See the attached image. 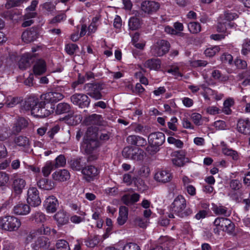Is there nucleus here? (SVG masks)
Wrapping results in <instances>:
<instances>
[{
    "instance_id": "nucleus-1",
    "label": "nucleus",
    "mask_w": 250,
    "mask_h": 250,
    "mask_svg": "<svg viewBox=\"0 0 250 250\" xmlns=\"http://www.w3.org/2000/svg\"><path fill=\"white\" fill-rule=\"evenodd\" d=\"M101 146L98 140V128L91 126L87 128L81 146V150L84 154H92Z\"/></svg>"
},
{
    "instance_id": "nucleus-2",
    "label": "nucleus",
    "mask_w": 250,
    "mask_h": 250,
    "mask_svg": "<svg viewBox=\"0 0 250 250\" xmlns=\"http://www.w3.org/2000/svg\"><path fill=\"white\" fill-rule=\"evenodd\" d=\"M186 200L182 195H178L170 206L172 211L181 218L189 216L193 213L192 209L189 208H186Z\"/></svg>"
},
{
    "instance_id": "nucleus-3",
    "label": "nucleus",
    "mask_w": 250,
    "mask_h": 250,
    "mask_svg": "<svg viewBox=\"0 0 250 250\" xmlns=\"http://www.w3.org/2000/svg\"><path fill=\"white\" fill-rule=\"evenodd\" d=\"M165 141V135L161 132H155L150 133L148 136V146L146 151L150 154H154L159 150V146Z\"/></svg>"
},
{
    "instance_id": "nucleus-4",
    "label": "nucleus",
    "mask_w": 250,
    "mask_h": 250,
    "mask_svg": "<svg viewBox=\"0 0 250 250\" xmlns=\"http://www.w3.org/2000/svg\"><path fill=\"white\" fill-rule=\"evenodd\" d=\"M21 226V221L16 216L6 214L0 217V229L9 232L16 231Z\"/></svg>"
},
{
    "instance_id": "nucleus-5",
    "label": "nucleus",
    "mask_w": 250,
    "mask_h": 250,
    "mask_svg": "<svg viewBox=\"0 0 250 250\" xmlns=\"http://www.w3.org/2000/svg\"><path fill=\"white\" fill-rule=\"evenodd\" d=\"M105 84L101 82L87 83L84 85L87 94L95 100L103 99L102 91L104 88Z\"/></svg>"
},
{
    "instance_id": "nucleus-6",
    "label": "nucleus",
    "mask_w": 250,
    "mask_h": 250,
    "mask_svg": "<svg viewBox=\"0 0 250 250\" xmlns=\"http://www.w3.org/2000/svg\"><path fill=\"white\" fill-rule=\"evenodd\" d=\"M37 106V109H33V115L40 118L48 116L55 109V107H52V104H49L44 100L40 101Z\"/></svg>"
},
{
    "instance_id": "nucleus-7",
    "label": "nucleus",
    "mask_w": 250,
    "mask_h": 250,
    "mask_svg": "<svg viewBox=\"0 0 250 250\" xmlns=\"http://www.w3.org/2000/svg\"><path fill=\"white\" fill-rule=\"evenodd\" d=\"M26 201L28 204L32 207H37L41 205L42 200L37 188L30 187L28 188Z\"/></svg>"
},
{
    "instance_id": "nucleus-8",
    "label": "nucleus",
    "mask_w": 250,
    "mask_h": 250,
    "mask_svg": "<svg viewBox=\"0 0 250 250\" xmlns=\"http://www.w3.org/2000/svg\"><path fill=\"white\" fill-rule=\"evenodd\" d=\"M71 102L79 108H84L88 107L91 100L88 96L83 93H75L70 97Z\"/></svg>"
},
{
    "instance_id": "nucleus-9",
    "label": "nucleus",
    "mask_w": 250,
    "mask_h": 250,
    "mask_svg": "<svg viewBox=\"0 0 250 250\" xmlns=\"http://www.w3.org/2000/svg\"><path fill=\"white\" fill-rule=\"evenodd\" d=\"M169 42L165 40L158 42L152 48V54L157 57H161L167 54L169 50Z\"/></svg>"
},
{
    "instance_id": "nucleus-10",
    "label": "nucleus",
    "mask_w": 250,
    "mask_h": 250,
    "mask_svg": "<svg viewBox=\"0 0 250 250\" xmlns=\"http://www.w3.org/2000/svg\"><path fill=\"white\" fill-rule=\"evenodd\" d=\"M26 185V183L24 179L14 176L11 184L12 191L14 196L20 197Z\"/></svg>"
},
{
    "instance_id": "nucleus-11",
    "label": "nucleus",
    "mask_w": 250,
    "mask_h": 250,
    "mask_svg": "<svg viewBox=\"0 0 250 250\" xmlns=\"http://www.w3.org/2000/svg\"><path fill=\"white\" fill-rule=\"evenodd\" d=\"M99 173V169L92 165L84 166L82 171V173L83 174L84 179L89 182L94 181Z\"/></svg>"
},
{
    "instance_id": "nucleus-12",
    "label": "nucleus",
    "mask_w": 250,
    "mask_h": 250,
    "mask_svg": "<svg viewBox=\"0 0 250 250\" xmlns=\"http://www.w3.org/2000/svg\"><path fill=\"white\" fill-rule=\"evenodd\" d=\"M158 245L150 250H170L173 246L174 242L172 239L168 236H161L158 241Z\"/></svg>"
},
{
    "instance_id": "nucleus-13",
    "label": "nucleus",
    "mask_w": 250,
    "mask_h": 250,
    "mask_svg": "<svg viewBox=\"0 0 250 250\" xmlns=\"http://www.w3.org/2000/svg\"><path fill=\"white\" fill-rule=\"evenodd\" d=\"M50 245L48 238L42 236L38 237L34 243L31 245L33 250H48Z\"/></svg>"
},
{
    "instance_id": "nucleus-14",
    "label": "nucleus",
    "mask_w": 250,
    "mask_h": 250,
    "mask_svg": "<svg viewBox=\"0 0 250 250\" xmlns=\"http://www.w3.org/2000/svg\"><path fill=\"white\" fill-rule=\"evenodd\" d=\"M43 205L47 213H54L59 206V202L55 196L51 195L46 198Z\"/></svg>"
},
{
    "instance_id": "nucleus-15",
    "label": "nucleus",
    "mask_w": 250,
    "mask_h": 250,
    "mask_svg": "<svg viewBox=\"0 0 250 250\" xmlns=\"http://www.w3.org/2000/svg\"><path fill=\"white\" fill-rule=\"evenodd\" d=\"M35 56L32 53H25L21 57L19 62V67L20 69L25 70L35 61Z\"/></svg>"
},
{
    "instance_id": "nucleus-16",
    "label": "nucleus",
    "mask_w": 250,
    "mask_h": 250,
    "mask_svg": "<svg viewBox=\"0 0 250 250\" xmlns=\"http://www.w3.org/2000/svg\"><path fill=\"white\" fill-rule=\"evenodd\" d=\"M39 36L38 29L35 27H32L24 31L22 35L21 38L23 41L26 43H29L35 41Z\"/></svg>"
},
{
    "instance_id": "nucleus-17",
    "label": "nucleus",
    "mask_w": 250,
    "mask_h": 250,
    "mask_svg": "<svg viewBox=\"0 0 250 250\" xmlns=\"http://www.w3.org/2000/svg\"><path fill=\"white\" fill-rule=\"evenodd\" d=\"M159 8V3L154 1L146 0L141 4L142 10L148 14H152L156 12Z\"/></svg>"
},
{
    "instance_id": "nucleus-18",
    "label": "nucleus",
    "mask_w": 250,
    "mask_h": 250,
    "mask_svg": "<svg viewBox=\"0 0 250 250\" xmlns=\"http://www.w3.org/2000/svg\"><path fill=\"white\" fill-rule=\"evenodd\" d=\"M30 206L21 202H19L12 208V212L16 215H26L30 213Z\"/></svg>"
},
{
    "instance_id": "nucleus-19",
    "label": "nucleus",
    "mask_w": 250,
    "mask_h": 250,
    "mask_svg": "<svg viewBox=\"0 0 250 250\" xmlns=\"http://www.w3.org/2000/svg\"><path fill=\"white\" fill-rule=\"evenodd\" d=\"M237 130L244 135H250V119H239L237 121Z\"/></svg>"
},
{
    "instance_id": "nucleus-20",
    "label": "nucleus",
    "mask_w": 250,
    "mask_h": 250,
    "mask_svg": "<svg viewBox=\"0 0 250 250\" xmlns=\"http://www.w3.org/2000/svg\"><path fill=\"white\" fill-rule=\"evenodd\" d=\"M46 70V63L42 59H38L33 66V72L36 76L43 75L45 73Z\"/></svg>"
},
{
    "instance_id": "nucleus-21",
    "label": "nucleus",
    "mask_w": 250,
    "mask_h": 250,
    "mask_svg": "<svg viewBox=\"0 0 250 250\" xmlns=\"http://www.w3.org/2000/svg\"><path fill=\"white\" fill-rule=\"evenodd\" d=\"M40 101L38 98L30 96L25 99L22 107L26 111H31V114L33 115V109H37V105Z\"/></svg>"
},
{
    "instance_id": "nucleus-22",
    "label": "nucleus",
    "mask_w": 250,
    "mask_h": 250,
    "mask_svg": "<svg viewBox=\"0 0 250 250\" xmlns=\"http://www.w3.org/2000/svg\"><path fill=\"white\" fill-rule=\"evenodd\" d=\"M154 178L159 182L166 183L171 180L172 175L169 170L162 169L155 173Z\"/></svg>"
},
{
    "instance_id": "nucleus-23",
    "label": "nucleus",
    "mask_w": 250,
    "mask_h": 250,
    "mask_svg": "<svg viewBox=\"0 0 250 250\" xmlns=\"http://www.w3.org/2000/svg\"><path fill=\"white\" fill-rule=\"evenodd\" d=\"M128 144L138 147L145 146L147 144L146 139L140 136L131 135L128 136L126 138Z\"/></svg>"
},
{
    "instance_id": "nucleus-24",
    "label": "nucleus",
    "mask_w": 250,
    "mask_h": 250,
    "mask_svg": "<svg viewBox=\"0 0 250 250\" xmlns=\"http://www.w3.org/2000/svg\"><path fill=\"white\" fill-rule=\"evenodd\" d=\"M175 157L172 159V163L175 166L181 167L188 161V158H186L185 152L183 150L175 152Z\"/></svg>"
},
{
    "instance_id": "nucleus-25",
    "label": "nucleus",
    "mask_w": 250,
    "mask_h": 250,
    "mask_svg": "<svg viewBox=\"0 0 250 250\" xmlns=\"http://www.w3.org/2000/svg\"><path fill=\"white\" fill-rule=\"evenodd\" d=\"M63 95L58 92H49L41 95L42 100L43 99L46 103L52 104L63 98Z\"/></svg>"
},
{
    "instance_id": "nucleus-26",
    "label": "nucleus",
    "mask_w": 250,
    "mask_h": 250,
    "mask_svg": "<svg viewBox=\"0 0 250 250\" xmlns=\"http://www.w3.org/2000/svg\"><path fill=\"white\" fill-rule=\"evenodd\" d=\"M28 125V121L23 117H20L17 120L12 128V132L14 134H17L22 130L25 129Z\"/></svg>"
},
{
    "instance_id": "nucleus-27",
    "label": "nucleus",
    "mask_w": 250,
    "mask_h": 250,
    "mask_svg": "<svg viewBox=\"0 0 250 250\" xmlns=\"http://www.w3.org/2000/svg\"><path fill=\"white\" fill-rule=\"evenodd\" d=\"M60 121H64L65 123L70 125H76L81 123L82 117L81 115L68 114L64 117L60 118Z\"/></svg>"
},
{
    "instance_id": "nucleus-28",
    "label": "nucleus",
    "mask_w": 250,
    "mask_h": 250,
    "mask_svg": "<svg viewBox=\"0 0 250 250\" xmlns=\"http://www.w3.org/2000/svg\"><path fill=\"white\" fill-rule=\"evenodd\" d=\"M222 147V152L226 156L231 157L233 160H238L239 158L238 152L231 148L229 147L227 144L224 142L221 143Z\"/></svg>"
},
{
    "instance_id": "nucleus-29",
    "label": "nucleus",
    "mask_w": 250,
    "mask_h": 250,
    "mask_svg": "<svg viewBox=\"0 0 250 250\" xmlns=\"http://www.w3.org/2000/svg\"><path fill=\"white\" fill-rule=\"evenodd\" d=\"M52 177L56 181H66L70 178V173L66 169H61L54 172Z\"/></svg>"
},
{
    "instance_id": "nucleus-30",
    "label": "nucleus",
    "mask_w": 250,
    "mask_h": 250,
    "mask_svg": "<svg viewBox=\"0 0 250 250\" xmlns=\"http://www.w3.org/2000/svg\"><path fill=\"white\" fill-rule=\"evenodd\" d=\"M37 185L41 189L49 190L53 188L54 183L50 179L42 178L37 182Z\"/></svg>"
},
{
    "instance_id": "nucleus-31",
    "label": "nucleus",
    "mask_w": 250,
    "mask_h": 250,
    "mask_svg": "<svg viewBox=\"0 0 250 250\" xmlns=\"http://www.w3.org/2000/svg\"><path fill=\"white\" fill-rule=\"evenodd\" d=\"M119 216L117 218V223L120 225H124L128 218V209L125 206H121L119 208Z\"/></svg>"
},
{
    "instance_id": "nucleus-32",
    "label": "nucleus",
    "mask_w": 250,
    "mask_h": 250,
    "mask_svg": "<svg viewBox=\"0 0 250 250\" xmlns=\"http://www.w3.org/2000/svg\"><path fill=\"white\" fill-rule=\"evenodd\" d=\"M54 110L55 114L57 115L69 114L71 111V107L68 103H60L56 105Z\"/></svg>"
},
{
    "instance_id": "nucleus-33",
    "label": "nucleus",
    "mask_w": 250,
    "mask_h": 250,
    "mask_svg": "<svg viewBox=\"0 0 250 250\" xmlns=\"http://www.w3.org/2000/svg\"><path fill=\"white\" fill-rule=\"evenodd\" d=\"M161 61L159 59L152 58L146 60L144 66L150 70H158L161 68Z\"/></svg>"
},
{
    "instance_id": "nucleus-34",
    "label": "nucleus",
    "mask_w": 250,
    "mask_h": 250,
    "mask_svg": "<svg viewBox=\"0 0 250 250\" xmlns=\"http://www.w3.org/2000/svg\"><path fill=\"white\" fill-rule=\"evenodd\" d=\"M102 116L96 114H93L86 117L84 121V124L86 125H99L101 123Z\"/></svg>"
},
{
    "instance_id": "nucleus-35",
    "label": "nucleus",
    "mask_w": 250,
    "mask_h": 250,
    "mask_svg": "<svg viewBox=\"0 0 250 250\" xmlns=\"http://www.w3.org/2000/svg\"><path fill=\"white\" fill-rule=\"evenodd\" d=\"M54 219L57 221L58 225L62 226L68 223L69 217L66 212L63 211H58L54 215Z\"/></svg>"
},
{
    "instance_id": "nucleus-36",
    "label": "nucleus",
    "mask_w": 250,
    "mask_h": 250,
    "mask_svg": "<svg viewBox=\"0 0 250 250\" xmlns=\"http://www.w3.org/2000/svg\"><path fill=\"white\" fill-rule=\"evenodd\" d=\"M142 23V20L135 16L130 17L128 22L129 29L132 31L139 29Z\"/></svg>"
},
{
    "instance_id": "nucleus-37",
    "label": "nucleus",
    "mask_w": 250,
    "mask_h": 250,
    "mask_svg": "<svg viewBox=\"0 0 250 250\" xmlns=\"http://www.w3.org/2000/svg\"><path fill=\"white\" fill-rule=\"evenodd\" d=\"M30 220L36 224H42L46 220V215L41 211H37L32 214Z\"/></svg>"
},
{
    "instance_id": "nucleus-38",
    "label": "nucleus",
    "mask_w": 250,
    "mask_h": 250,
    "mask_svg": "<svg viewBox=\"0 0 250 250\" xmlns=\"http://www.w3.org/2000/svg\"><path fill=\"white\" fill-rule=\"evenodd\" d=\"M212 209L215 214L223 215L225 217H229L231 214V212L228 211V208L222 205H214L213 206Z\"/></svg>"
},
{
    "instance_id": "nucleus-39",
    "label": "nucleus",
    "mask_w": 250,
    "mask_h": 250,
    "mask_svg": "<svg viewBox=\"0 0 250 250\" xmlns=\"http://www.w3.org/2000/svg\"><path fill=\"white\" fill-rule=\"evenodd\" d=\"M211 76L214 80L219 82L223 83L229 80V77L227 75L222 74L221 71L217 69L212 71Z\"/></svg>"
},
{
    "instance_id": "nucleus-40",
    "label": "nucleus",
    "mask_w": 250,
    "mask_h": 250,
    "mask_svg": "<svg viewBox=\"0 0 250 250\" xmlns=\"http://www.w3.org/2000/svg\"><path fill=\"white\" fill-rule=\"evenodd\" d=\"M235 102L232 98H228L224 101L222 111L226 115H230L232 113L231 107L234 105Z\"/></svg>"
},
{
    "instance_id": "nucleus-41",
    "label": "nucleus",
    "mask_w": 250,
    "mask_h": 250,
    "mask_svg": "<svg viewBox=\"0 0 250 250\" xmlns=\"http://www.w3.org/2000/svg\"><path fill=\"white\" fill-rule=\"evenodd\" d=\"M238 18V15L237 13L232 12L230 10H227L224 11L223 16L220 17V18L223 20L226 21L228 22H230L231 21H233Z\"/></svg>"
},
{
    "instance_id": "nucleus-42",
    "label": "nucleus",
    "mask_w": 250,
    "mask_h": 250,
    "mask_svg": "<svg viewBox=\"0 0 250 250\" xmlns=\"http://www.w3.org/2000/svg\"><path fill=\"white\" fill-rule=\"evenodd\" d=\"M234 23L228 22L227 21H219L217 23L216 29L220 33L225 32L228 27L232 28L235 27Z\"/></svg>"
},
{
    "instance_id": "nucleus-43",
    "label": "nucleus",
    "mask_w": 250,
    "mask_h": 250,
    "mask_svg": "<svg viewBox=\"0 0 250 250\" xmlns=\"http://www.w3.org/2000/svg\"><path fill=\"white\" fill-rule=\"evenodd\" d=\"M71 168L76 171H82L84 167V165L81 162L80 158L73 159L71 160L69 163Z\"/></svg>"
},
{
    "instance_id": "nucleus-44",
    "label": "nucleus",
    "mask_w": 250,
    "mask_h": 250,
    "mask_svg": "<svg viewBox=\"0 0 250 250\" xmlns=\"http://www.w3.org/2000/svg\"><path fill=\"white\" fill-rule=\"evenodd\" d=\"M225 224L222 230L228 234L231 235L234 233L235 225L230 219L225 221Z\"/></svg>"
},
{
    "instance_id": "nucleus-45",
    "label": "nucleus",
    "mask_w": 250,
    "mask_h": 250,
    "mask_svg": "<svg viewBox=\"0 0 250 250\" xmlns=\"http://www.w3.org/2000/svg\"><path fill=\"white\" fill-rule=\"evenodd\" d=\"M55 167L52 162H47L42 169V172L44 177H48L50 174L52 170Z\"/></svg>"
},
{
    "instance_id": "nucleus-46",
    "label": "nucleus",
    "mask_w": 250,
    "mask_h": 250,
    "mask_svg": "<svg viewBox=\"0 0 250 250\" xmlns=\"http://www.w3.org/2000/svg\"><path fill=\"white\" fill-rule=\"evenodd\" d=\"M132 184L137 188V189L140 191H144L146 189L145 182L141 177L138 176H134Z\"/></svg>"
},
{
    "instance_id": "nucleus-47",
    "label": "nucleus",
    "mask_w": 250,
    "mask_h": 250,
    "mask_svg": "<svg viewBox=\"0 0 250 250\" xmlns=\"http://www.w3.org/2000/svg\"><path fill=\"white\" fill-rule=\"evenodd\" d=\"M144 151L139 148L135 147H134V150L133 152V156L131 160L135 161H141L143 160L144 157Z\"/></svg>"
},
{
    "instance_id": "nucleus-48",
    "label": "nucleus",
    "mask_w": 250,
    "mask_h": 250,
    "mask_svg": "<svg viewBox=\"0 0 250 250\" xmlns=\"http://www.w3.org/2000/svg\"><path fill=\"white\" fill-rule=\"evenodd\" d=\"M42 10L46 11L48 14H51L56 9V5L52 1H46L40 5Z\"/></svg>"
},
{
    "instance_id": "nucleus-49",
    "label": "nucleus",
    "mask_w": 250,
    "mask_h": 250,
    "mask_svg": "<svg viewBox=\"0 0 250 250\" xmlns=\"http://www.w3.org/2000/svg\"><path fill=\"white\" fill-rule=\"evenodd\" d=\"M188 26V30L192 34H197L201 31V25L198 22H190Z\"/></svg>"
},
{
    "instance_id": "nucleus-50",
    "label": "nucleus",
    "mask_w": 250,
    "mask_h": 250,
    "mask_svg": "<svg viewBox=\"0 0 250 250\" xmlns=\"http://www.w3.org/2000/svg\"><path fill=\"white\" fill-rule=\"evenodd\" d=\"M15 144L20 146H26L29 144V139L23 136H19L15 139Z\"/></svg>"
},
{
    "instance_id": "nucleus-51",
    "label": "nucleus",
    "mask_w": 250,
    "mask_h": 250,
    "mask_svg": "<svg viewBox=\"0 0 250 250\" xmlns=\"http://www.w3.org/2000/svg\"><path fill=\"white\" fill-rule=\"evenodd\" d=\"M57 250H70L68 242L64 239L58 240L56 244Z\"/></svg>"
},
{
    "instance_id": "nucleus-52",
    "label": "nucleus",
    "mask_w": 250,
    "mask_h": 250,
    "mask_svg": "<svg viewBox=\"0 0 250 250\" xmlns=\"http://www.w3.org/2000/svg\"><path fill=\"white\" fill-rule=\"evenodd\" d=\"M220 48L219 46H213L207 48L204 51L205 55L208 57H212L219 52Z\"/></svg>"
},
{
    "instance_id": "nucleus-53",
    "label": "nucleus",
    "mask_w": 250,
    "mask_h": 250,
    "mask_svg": "<svg viewBox=\"0 0 250 250\" xmlns=\"http://www.w3.org/2000/svg\"><path fill=\"white\" fill-rule=\"evenodd\" d=\"M79 49V46L75 43H68L65 45V50L66 52L70 56L73 55L75 52Z\"/></svg>"
},
{
    "instance_id": "nucleus-54",
    "label": "nucleus",
    "mask_w": 250,
    "mask_h": 250,
    "mask_svg": "<svg viewBox=\"0 0 250 250\" xmlns=\"http://www.w3.org/2000/svg\"><path fill=\"white\" fill-rule=\"evenodd\" d=\"M133 130L136 133H139L144 136H147L148 133V127L140 124H137L134 126Z\"/></svg>"
},
{
    "instance_id": "nucleus-55",
    "label": "nucleus",
    "mask_w": 250,
    "mask_h": 250,
    "mask_svg": "<svg viewBox=\"0 0 250 250\" xmlns=\"http://www.w3.org/2000/svg\"><path fill=\"white\" fill-rule=\"evenodd\" d=\"M85 245L89 248H94L99 243V240L97 236H90L84 241Z\"/></svg>"
},
{
    "instance_id": "nucleus-56",
    "label": "nucleus",
    "mask_w": 250,
    "mask_h": 250,
    "mask_svg": "<svg viewBox=\"0 0 250 250\" xmlns=\"http://www.w3.org/2000/svg\"><path fill=\"white\" fill-rule=\"evenodd\" d=\"M55 168L64 167L66 164V159L63 155H60L55 159V163H53Z\"/></svg>"
},
{
    "instance_id": "nucleus-57",
    "label": "nucleus",
    "mask_w": 250,
    "mask_h": 250,
    "mask_svg": "<svg viewBox=\"0 0 250 250\" xmlns=\"http://www.w3.org/2000/svg\"><path fill=\"white\" fill-rule=\"evenodd\" d=\"M134 147H135L133 146H126L124 147L122 151L123 156L126 158L132 159Z\"/></svg>"
},
{
    "instance_id": "nucleus-58",
    "label": "nucleus",
    "mask_w": 250,
    "mask_h": 250,
    "mask_svg": "<svg viewBox=\"0 0 250 250\" xmlns=\"http://www.w3.org/2000/svg\"><path fill=\"white\" fill-rule=\"evenodd\" d=\"M66 19V14L63 12L57 15L54 17L50 21L51 24H55L61 22L62 21L65 20Z\"/></svg>"
},
{
    "instance_id": "nucleus-59",
    "label": "nucleus",
    "mask_w": 250,
    "mask_h": 250,
    "mask_svg": "<svg viewBox=\"0 0 250 250\" xmlns=\"http://www.w3.org/2000/svg\"><path fill=\"white\" fill-rule=\"evenodd\" d=\"M234 64L237 68L239 69H245L247 67V62L238 57L235 60Z\"/></svg>"
},
{
    "instance_id": "nucleus-60",
    "label": "nucleus",
    "mask_w": 250,
    "mask_h": 250,
    "mask_svg": "<svg viewBox=\"0 0 250 250\" xmlns=\"http://www.w3.org/2000/svg\"><path fill=\"white\" fill-rule=\"evenodd\" d=\"M208 62L205 60H193L190 62V65L193 67H205Z\"/></svg>"
},
{
    "instance_id": "nucleus-61",
    "label": "nucleus",
    "mask_w": 250,
    "mask_h": 250,
    "mask_svg": "<svg viewBox=\"0 0 250 250\" xmlns=\"http://www.w3.org/2000/svg\"><path fill=\"white\" fill-rule=\"evenodd\" d=\"M221 60L224 63L231 64L233 62V57L232 55L229 53H224L221 56Z\"/></svg>"
},
{
    "instance_id": "nucleus-62",
    "label": "nucleus",
    "mask_w": 250,
    "mask_h": 250,
    "mask_svg": "<svg viewBox=\"0 0 250 250\" xmlns=\"http://www.w3.org/2000/svg\"><path fill=\"white\" fill-rule=\"evenodd\" d=\"M122 250H141V249L137 244L129 242L124 245Z\"/></svg>"
},
{
    "instance_id": "nucleus-63",
    "label": "nucleus",
    "mask_w": 250,
    "mask_h": 250,
    "mask_svg": "<svg viewBox=\"0 0 250 250\" xmlns=\"http://www.w3.org/2000/svg\"><path fill=\"white\" fill-rule=\"evenodd\" d=\"M37 231L38 234L40 235L44 234L45 235H49L51 232V229L47 226L44 227V225H42V227L37 229Z\"/></svg>"
},
{
    "instance_id": "nucleus-64",
    "label": "nucleus",
    "mask_w": 250,
    "mask_h": 250,
    "mask_svg": "<svg viewBox=\"0 0 250 250\" xmlns=\"http://www.w3.org/2000/svg\"><path fill=\"white\" fill-rule=\"evenodd\" d=\"M250 52V40L246 42L242 45L241 53L244 56H247Z\"/></svg>"
}]
</instances>
